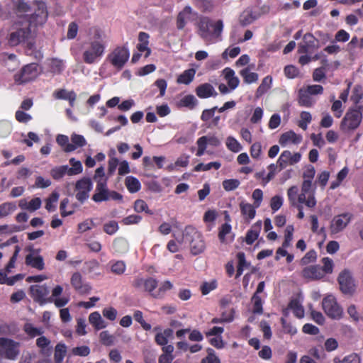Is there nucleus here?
<instances>
[{"label": "nucleus", "mask_w": 363, "mask_h": 363, "mask_svg": "<svg viewBox=\"0 0 363 363\" xmlns=\"http://www.w3.org/2000/svg\"><path fill=\"white\" fill-rule=\"evenodd\" d=\"M196 94L200 99H207L211 96L216 97L218 93L214 87L209 83H203L196 88Z\"/></svg>", "instance_id": "22"}, {"label": "nucleus", "mask_w": 363, "mask_h": 363, "mask_svg": "<svg viewBox=\"0 0 363 363\" xmlns=\"http://www.w3.org/2000/svg\"><path fill=\"white\" fill-rule=\"evenodd\" d=\"M173 288V284L168 280L162 282L158 290L152 294V296L155 298H162L164 297L166 291L171 290Z\"/></svg>", "instance_id": "41"}, {"label": "nucleus", "mask_w": 363, "mask_h": 363, "mask_svg": "<svg viewBox=\"0 0 363 363\" xmlns=\"http://www.w3.org/2000/svg\"><path fill=\"white\" fill-rule=\"evenodd\" d=\"M50 174L54 179L58 180L62 178L66 174H68L67 165H62L52 168Z\"/></svg>", "instance_id": "51"}, {"label": "nucleus", "mask_w": 363, "mask_h": 363, "mask_svg": "<svg viewBox=\"0 0 363 363\" xmlns=\"http://www.w3.org/2000/svg\"><path fill=\"white\" fill-rule=\"evenodd\" d=\"M21 247L19 245L15 246V250L13 253V255L10 258L9 262L6 265L5 268L4 269H1V271L5 272L6 274L11 273L12 272V269L15 267V264L17 260L18 256L19 255V252H21Z\"/></svg>", "instance_id": "40"}, {"label": "nucleus", "mask_w": 363, "mask_h": 363, "mask_svg": "<svg viewBox=\"0 0 363 363\" xmlns=\"http://www.w3.org/2000/svg\"><path fill=\"white\" fill-rule=\"evenodd\" d=\"M315 103L313 96L308 94L303 88L298 90V104L300 106L311 107Z\"/></svg>", "instance_id": "31"}, {"label": "nucleus", "mask_w": 363, "mask_h": 363, "mask_svg": "<svg viewBox=\"0 0 363 363\" xmlns=\"http://www.w3.org/2000/svg\"><path fill=\"white\" fill-rule=\"evenodd\" d=\"M29 292L33 301L40 306L53 301L52 297H48L50 290L45 285H32L29 288Z\"/></svg>", "instance_id": "10"}, {"label": "nucleus", "mask_w": 363, "mask_h": 363, "mask_svg": "<svg viewBox=\"0 0 363 363\" xmlns=\"http://www.w3.org/2000/svg\"><path fill=\"white\" fill-rule=\"evenodd\" d=\"M92 189V182L91 179L84 177L78 180L75 184V189L77 191L76 199L80 202L84 203L89 197V193Z\"/></svg>", "instance_id": "15"}, {"label": "nucleus", "mask_w": 363, "mask_h": 363, "mask_svg": "<svg viewBox=\"0 0 363 363\" xmlns=\"http://www.w3.org/2000/svg\"><path fill=\"white\" fill-rule=\"evenodd\" d=\"M223 23L221 20H218L212 25L208 26V33H209V40L213 38H218L222 33Z\"/></svg>", "instance_id": "34"}, {"label": "nucleus", "mask_w": 363, "mask_h": 363, "mask_svg": "<svg viewBox=\"0 0 363 363\" xmlns=\"http://www.w3.org/2000/svg\"><path fill=\"white\" fill-rule=\"evenodd\" d=\"M315 174V168L313 165H308L303 171V182H308V183H312L314 176Z\"/></svg>", "instance_id": "64"}, {"label": "nucleus", "mask_w": 363, "mask_h": 363, "mask_svg": "<svg viewBox=\"0 0 363 363\" xmlns=\"http://www.w3.org/2000/svg\"><path fill=\"white\" fill-rule=\"evenodd\" d=\"M189 241L191 252L194 255L202 253L205 248V242L201 235L190 227H186L183 235V238L179 242Z\"/></svg>", "instance_id": "3"}, {"label": "nucleus", "mask_w": 363, "mask_h": 363, "mask_svg": "<svg viewBox=\"0 0 363 363\" xmlns=\"http://www.w3.org/2000/svg\"><path fill=\"white\" fill-rule=\"evenodd\" d=\"M158 281L153 277L143 279L142 277H136L132 282V286L137 290L145 291L152 296L154 290L157 287Z\"/></svg>", "instance_id": "14"}, {"label": "nucleus", "mask_w": 363, "mask_h": 363, "mask_svg": "<svg viewBox=\"0 0 363 363\" xmlns=\"http://www.w3.org/2000/svg\"><path fill=\"white\" fill-rule=\"evenodd\" d=\"M220 167L221 164L218 162H211L208 164L199 163L194 167V170L195 172H206L210 170L212 168L217 170L220 169Z\"/></svg>", "instance_id": "50"}, {"label": "nucleus", "mask_w": 363, "mask_h": 363, "mask_svg": "<svg viewBox=\"0 0 363 363\" xmlns=\"http://www.w3.org/2000/svg\"><path fill=\"white\" fill-rule=\"evenodd\" d=\"M363 106L350 107L340 123V129L343 132L356 130L362 120Z\"/></svg>", "instance_id": "2"}, {"label": "nucleus", "mask_w": 363, "mask_h": 363, "mask_svg": "<svg viewBox=\"0 0 363 363\" xmlns=\"http://www.w3.org/2000/svg\"><path fill=\"white\" fill-rule=\"evenodd\" d=\"M353 215L346 212L335 216L330 223V231L331 234H337L343 231L351 222Z\"/></svg>", "instance_id": "9"}, {"label": "nucleus", "mask_w": 363, "mask_h": 363, "mask_svg": "<svg viewBox=\"0 0 363 363\" xmlns=\"http://www.w3.org/2000/svg\"><path fill=\"white\" fill-rule=\"evenodd\" d=\"M72 286L79 294H87L91 290V285L84 281L79 272H74L70 279Z\"/></svg>", "instance_id": "19"}, {"label": "nucleus", "mask_w": 363, "mask_h": 363, "mask_svg": "<svg viewBox=\"0 0 363 363\" xmlns=\"http://www.w3.org/2000/svg\"><path fill=\"white\" fill-rule=\"evenodd\" d=\"M89 321L96 330L104 329L107 326L106 322L102 319L101 314L98 311L90 313L89 315Z\"/></svg>", "instance_id": "29"}, {"label": "nucleus", "mask_w": 363, "mask_h": 363, "mask_svg": "<svg viewBox=\"0 0 363 363\" xmlns=\"http://www.w3.org/2000/svg\"><path fill=\"white\" fill-rule=\"evenodd\" d=\"M255 206L244 201L240 203V212L245 220L250 221L252 220L256 215Z\"/></svg>", "instance_id": "25"}, {"label": "nucleus", "mask_w": 363, "mask_h": 363, "mask_svg": "<svg viewBox=\"0 0 363 363\" xmlns=\"http://www.w3.org/2000/svg\"><path fill=\"white\" fill-rule=\"evenodd\" d=\"M71 141L72 143H70V145H68L67 148L70 152L74 151L78 147H82L86 145V141L84 137L76 133H73L71 135Z\"/></svg>", "instance_id": "32"}, {"label": "nucleus", "mask_w": 363, "mask_h": 363, "mask_svg": "<svg viewBox=\"0 0 363 363\" xmlns=\"http://www.w3.org/2000/svg\"><path fill=\"white\" fill-rule=\"evenodd\" d=\"M192 13V9L189 6H186L184 9L180 11L177 17V28L179 30H182L186 24V19L189 18V16Z\"/></svg>", "instance_id": "28"}, {"label": "nucleus", "mask_w": 363, "mask_h": 363, "mask_svg": "<svg viewBox=\"0 0 363 363\" xmlns=\"http://www.w3.org/2000/svg\"><path fill=\"white\" fill-rule=\"evenodd\" d=\"M217 281L216 280H212L210 282L204 281L200 286V290L202 295L206 296L211 291L216 289L217 288Z\"/></svg>", "instance_id": "56"}, {"label": "nucleus", "mask_w": 363, "mask_h": 363, "mask_svg": "<svg viewBox=\"0 0 363 363\" xmlns=\"http://www.w3.org/2000/svg\"><path fill=\"white\" fill-rule=\"evenodd\" d=\"M193 4L201 11H210L213 8V0H193Z\"/></svg>", "instance_id": "48"}, {"label": "nucleus", "mask_w": 363, "mask_h": 363, "mask_svg": "<svg viewBox=\"0 0 363 363\" xmlns=\"http://www.w3.org/2000/svg\"><path fill=\"white\" fill-rule=\"evenodd\" d=\"M67 353V347L65 344L58 343L55 346L54 359L55 363H62Z\"/></svg>", "instance_id": "45"}, {"label": "nucleus", "mask_w": 363, "mask_h": 363, "mask_svg": "<svg viewBox=\"0 0 363 363\" xmlns=\"http://www.w3.org/2000/svg\"><path fill=\"white\" fill-rule=\"evenodd\" d=\"M23 274H18L11 277H7V274L5 272L0 271V284L13 286L16 281L23 279Z\"/></svg>", "instance_id": "38"}, {"label": "nucleus", "mask_w": 363, "mask_h": 363, "mask_svg": "<svg viewBox=\"0 0 363 363\" xmlns=\"http://www.w3.org/2000/svg\"><path fill=\"white\" fill-rule=\"evenodd\" d=\"M196 145L198 146V149L196 155L201 157L204 154L207 145L218 147L220 145V141L215 135H204L198 138Z\"/></svg>", "instance_id": "18"}, {"label": "nucleus", "mask_w": 363, "mask_h": 363, "mask_svg": "<svg viewBox=\"0 0 363 363\" xmlns=\"http://www.w3.org/2000/svg\"><path fill=\"white\" fill-rule=\"evenodd\" d=\"M322 306L325 314L333 319H340L342 315V308L332 295H328L323 299Z\"/></svg>", "instance_id": "8"}, {"label": "nucleus", "mask_w": 363, "mask_h": 363, "mask_svg": "<svg viewBox=\"0 0 363 363\" xmlns=\"http://www.w3.org/2000/svg\"><path fill=\"white\" fill-rule=\"evenodd\" d=\"M240 74L242 77L244 82L247 84H252L258 80V74L255 72H250L248 67L240 70Z\"/></svg>", "instance_id": "44"}, {"label": "nucleus", "mask_w": 363, "mask_h": 363, "mask_svg": "<svg viewBox=\"0 0 363 363\" xmlns=\"http://www.w3.org/2000/svg\"><path fill=\"white\" fill-rule=\"evenodd\" d=\"M38 76V65L31 63L25 65L19 72L14 75V80L18 84H24L33 80Z\"/></svg>", "instance_id": "11"}, {"label": "nucleus", "mask_w": 363, "mask_h": 363, "mask_svg": "<svg viewBox=\"0 0 363 363\" xmlns=\"http://www.w3.org/2000/svg\"><path fill=\"white\" fill-rule=\"evenodd\" d=\"M295 315V298H291L287 307L282 310V316L281 318V323L282 330L284 333L293 334V327L291 325V318L290 314Z\"/></svg>", "instance_id": "12"}, {"label": "nucleus", "mask_w": 363, "mask_h": 363, "mask_svg": "<svg viewBox=\"0 0 363 363\" xmlns=\"http://www.w3.org/2000/svg\"><path fill=\"white\" fill-rule=\"evenodd\" d=\"M303 275L304 277L311 279H320L325 277L320 265H312L306 267L303 270Z\"/></svg>", "instance_id": "24"}, {"label": "nucleus", "mask_w": 363, "mask_h": 363, "mask_svg": "<svg viewBox=\"0 0 363 363\" xmlns=\"http://www.w3.org/2000/svg\"><path fill=\"white\" fill-rule=\"evenodd\" d=\"M227 147L233 152H238L241 150L242 146L233 137L229 136L226 140Z\"/></svg>", "instance_id": "60"}, {"label": "nucleus", "mask_w": 363, "mask_h": 363, "mask_svg": "<svg viewBox=\"0 0 363 363\" xmlns=\"http://www.w3.org/2000/svg\"><path fill=\"white\" fill-rule=\"evenodd\" d=\"M272 84V77L269 75L265 77L260 85L257 89L255 96L256 98L261 97L263 94H264L270 88Z\"/></svg>", "instance_id": "35"}, {"label": "nucleus", "mask_w": 363, "mask_h": 363, "mask_svg": "<svg viewBox=\"0 0 363 363\" xmlns=\"http://www.w3.org/2000/svg\"><path fill=\"white\" fill-rule=\"evenodd\" d=\"M315 185L313 183L303 182L301 193L298 196V201L300 204H304L309 208H313L316 205V200L314 196Z\"/></svg>", "instance_id": "7"}, {"label": "nucleus", "mask_w": 363, "mask_h": 363, "mask_svg": "<svg viewBox=\"0 0 363 363\" xmlns=\"http://www.w3.org/2000/svg\"><path fill=\"white\" fill-rule=\"evenodd\" d=\"M16 210L15 202H4L0 205V218H4Z\"/></svg>", "instance_id": "43"}, {"label": "nucleus", "mask_w": 363, "mask_h": 363, "mask_svg": "<svg viewBox=\"0 0 363 363\" xmlns=\"http://www.w3.org/2000/svg\"><path fill=\"white\" fill-rule=\"evenodd\" d=\"M180 104L184 107L193 109L197 104V100L194 95L189 94L181 99Z\"/></svg>", "instance_id": "54"}, {"label": "nucleus", "mask_w": 363, "mask_h": 363, "mask_svg": "<svg viewBox=\"0 0 363 363\" xmlns=\"http://www.w3.org/2000/svg\"><path fill=\"white\" fill-rule=\"evenodd\" d=\"M23 331L30 338H34L37 336H40L44 333L43 328L35 327L32 323H26L23 325Z\"/></svg>", "instance_id": "36"}, {"label": "nucleus", "mask_w": 363, "mask_h": 363, "mask_svg": "<svg viewBox=\"0 0 363 363\" xmlns=\"http://www.w3.org/2000/svg\"><path fill=\"white\" fill-rule=\"evenodd\" d=\"M105 48L104 40L90 41L89 47L83 52V61L89 65L95 63L104 55Z\"/></svg>", "instance_id": "4"}, {"label": "nucleus", "mask_w": 363, "mask_h": 363, "mask_svg": "<svg viewBox=\"0 0 363 363\" xmlns=\"http://www.w3.org/2000/svg\"><path fill=\"white\" fill-rule=\"evenodd\" d=\"M317 44V39L311 33H306L303 35V41L299 44L298 52L299 53L311 52L318 47Z\"/></svg>", "instance_id": "20"}, {"label": "nucleus", "mask_w": 363, "mask_h": 363, "mask_svg": "<svg viewBox=\"0 0 363 363\" xmlns=\"http://www.w3.org/2000/svg\"><path fill=\"white\" fill-rule=\"evenodd\" d=\"M27 250L30 251V253L26 256L25 264L27 266L40 271L44 269L45 262L43 257L38 255L40 252V249L35 250L33 247H27Z\"/></svg>", "instance_id": "16"}, {"label": "nucleus", "mask_w": 363, "mask_h": 363, "mask_svg": "<svg viewBox=\"0 0 363 363\" xmlns=\"http://www.w3.org/2000/svg\"><path fill=\"white\" fill-rule=\"evenodd\" d=\"M109 191L107 189L106 179H99L97 181L96 192L92 196V199L96 202H102L108 200Z\"/></svg>", "instance_id": "21"}, {"label": "nucleus", "mask_w": 363, "mask_h": 363, "mask_svg": "<svg viewBox=\"0 0 363 363\" xmlns=\"http://www.w3.org/2000/svg\"><path fill=\"white\" fill-rule=\"evenodd\" d=\"M12 9L17 16V20H24L25 16H30L28 14L32 11L30 2L27 0H11Z\"/></svg>", "instance_id": "17"}, {"label": "nucleus", "mask_w": 363, "mask_h": 363, "mask_svg": "<svg viewBox=\"0 0 363 363\" xmlns=\"http://www.w3.org/2000/svg\"><path fill=\"white\" fill-rule=\"evenodd\" d=\"M133 318L135 321L139 323L143 328V330L148 331L150 330L152 328V326L150 323H147L145 321L143 318V314L141 311L137 310L133 313Z\"/></svg>", "instance_id": "55"}, {"label": "nucleus", "mask_w": 363, "mask_h": 363, "mask_svg": "<svg viewBox=\"0 0 363 363\" xmlns=\"http://www.w3.org/2000/svg\"><path fill=\"white\" fill-rule=\"evenodd\" d=\"M240 184V181L237 179H225L223 182V187L227 191H233L239 186Z\"/></svg>", "instance_id": "63"}, {"label": "nucleus", "mask_w": 363, "mask_h": 363, "mask_svg": "<svg viewBox=\"0 0 363 363\" xmlns=\"http://www.w3.org/2000/svg\"><path fill=\"white\" fill-rule=\"evenodd\" d=\"M262 227V221H257L252 228L247 230L245 236V242L251 245L258 238Z\"/></svg>", "instance_id": "26"}, {"label": "nucleus", "mask_w": 363, "mask_h": 363, "mask_svg": "<svg viewBox=\"0 0 363 363\" xmlns=\"http://www.w3.org/2000/svg\"><path fill=\"white\" fill-rule=\"evenodd\" d=\"M69 162L71 164L72 167H69L67 166L68 175H77L82 172L83 167L82 162L80 161L76 160L75 158L72 157L69 159Z\"/></svg>", "instance_id": "42"}, {"label": "nucleus", "mask_w": 363, "mask_h": 363, "mask_svg": "<svg viewBox=\"0 0 363 363\" xmlns=\"http://www.w3.org/2000/svg\"><path fill=\"white\" fill-rule=\"evenodd\" d=\"M59 194L57 192H52L51 195L46 199L45 208L49 211H54L55 210V203L57 201Z\"/></svg>", "instance_id": "62"}, {"label": "nucleus", "mask_w": 363, "mask_h": 363, "mask_svg": "<svg viewBox=\"0 0 363 363\" xmlns=\"http://www.w3.org/2000/svg\"><path fill=\"white\" fill-rule=\"evenodd\" d=\"M125 184L130 193H136L141 188L139 180L133 176H128L125 178Z\"/></svg>", "instance_id": "37"}, {"label": "nucleus", "mask_w": 363, "mask_h": 363, "mask_svg": "<svg viewBox=\"0 0 363 363\" xmlns=\"http://www.w3.org/2000/svg\"><path fill=\"white\" fill-rule=\"evenodd\" d=\"M196 74L194 69H189L184 71L177 78L179 84H189L194 79Z\"/></svg>", "instance_id": "39"}, {"label": "nucleus", "mask_w": 363, "mask_h": 363, "mask_svg": "<svg viewBox=\"0 0 363 363\" xmlns=\"http://www.w3.org/2000/svg\"><path fill=\"white\" fill-rule=\"evenodd\" d=\"M134 210L138 213L145 212L149 215L153 214V212L149 209L147 203L142 199H137L134 202Z\"/></svg>", "instance_id": "53"}, {"label": "nucleus", "mask_w": 363, "mask_h": 363, "mask_svg": "<svg viewBox=\"0 0 363 363\" xmlns=\"http://www.w3.org/2000/svg\"><path fill=\"white\" fill-rule=\"evenodd\" d=\"M53 96L56 99L67 100L71 107L74 106L77 99V94L74 91H67L65 89H60L53 93Z\"/></svg>", "instance_id": "23"}, {"label": "nucleus", "mask_w": 363, "mask_h": 363, "mask_svg": "<svg viewBox=\"0 0 363 363\" xmlns=\"http://www.w3.org/2000/svg\"><path fill=\"white\" fill-rule=\"evenodd\" d=\"M301 119L298 123V125L303 130H306L308 124L311 121V115L308 111H303L300 115Z\"/></svg>", "instance_id": "61"}, {"label": "nucleus", "mask_w": 363, "mask_h": 363, "mask_svg": "<svg viewBox=\"0 0 363 363\" xmlns=\"http://www.w3.org/2000/svg\"><path fill=\"white\" fill-rule=\"evenodd\" d=\"M91 350L86 345H82L73 347L71 350V354L79 357H87L90 354Z\"/></svg>", "instance_id": "57"}, {"label": "nucleus", "mask_w": 363, "mask_h": 363, "mask_svg": "<svg viewBox=\"0 0 363 363\" xmlns=\"http://www.w3.org/2000/svg\"><path fill=\"white\" fill-rule=\"evenodd\" d=\"M130 57L128 49L125 46L116 47L107 57L111 64L118 69H121Z\"/></svg>", "instance_id": "6"}, {"label": "nucleus", "mask_w": 363, "mask_h": 363, "mask_svg": "<svg viewBox=\"0 0 363 363\" xmlns=\"http://www.w3.org/2000/svg\"><path fill=\"white\" fill-rule=\"evenodd\" d=\"M295 163V155H292L289 150L284 151L279 156L277 160V164L279 169L281 170L289 165H292Z\"/></svg>", "instance_id": "27"}, {"label": "nucleus", "mask_w": 363, "mask_h": 363, "mask_svg": "<svg viewBox=\"0 0 363 363\" xmlns=\"http://www.w3.org/2000/svg\"><path fill=\"white\" fill-rule=\"evenodd\" d=\"M363 97L362 87L359 84L354 86L352 93L350 97L351 101L354 104V106H359V104Z\"/></svg>", "instance_id": "49"}, {"label": "nucleus", "mask_w": 363, "mask_h": 363, "mask_svg": "<svg viewBox=\"0 0 363 363\" xmlns=\"http://www.w3.org/2000/svg\"><path fill=\"white\" fill-rule=\"evenodd\" d=\"M34 11L24 20H16L9 34V42L16 46L28 40L31 36V26H43L48 20V12L46 4L43 0H33Z\"/></svg>", "instance_id": "1"}, {"label": "nucleus", "mask_w": 363, "mask_h": 363, "mask_svg": "<svg viewBox=\"0 0 363 363\" xmlns=\"http://www.w3.org/2000/svg\"><path fill=\"white\" fill-rule=\"evenodd\" d=\"M207 356L203 358L200 363H220L219 358L216 355L215 351L208 347L206 349Z\"/></svg>", "instance_id": "58"}, {"label": "nucleus", "mask_w": 363, "mask_h": 363, "mask_svg": "<svg viewBox=\"0 0 363 363\" xmlns=\"http://www.w3.org/2000/svg\"><path fill=\"white\" fill-rule=\"evenodd\" d=\"M279 143L282 147L295 144V132L290 130L283 133L279 138Z\"/></svg>", "instance_id": "46"}, {"label": "nucleus", "mask_w": 363, "mask_h": 363, "mask_svg": "<svg viewBox=\"0 0 363 363\" xmlns=\"http://www.w3.org/2000/svg\"><path fill=\"white\" fill-rule=\"evenodd\" d=\"M50 69L54 74H61L65 69L63 61L58 59H52L50 63Z\"/></svg>", "instance_id": "59"}, {"label": "nucleus", "mask_w": 363, "mask_h": 363, "mask_svg": "<svg viewBox=\"0 0 363 363\" xmlns=\"http://www.w3.org/2000/svg\"><path fill=\"white\" fill-rule=\"evenodd\" d=\"M174 331L171 328H167L163 332L158 333L155 335V341L160 346H164L168 343V339L172 337Z\"/></svg>", "instance_id": "33"}, {"label": "nucleus", "mask_w": 363, "mask_h": 363, "mask_svg": "<svg viewBox=\"0 0 363 363\" xmlns=\"http://www.w3.org/2000/svg\"><path fill=\"white\" fill-rule=\"evenodd\" d=\"M341 291L345 294H352L355 290V284L349 270L345 269L337 278Z\"/></svg>", "instance_id": "13"}, {"label": "nucleus", "mask_w": 363, "mask_h": 363, "mask_svg": "<svg viewBox=\"0 0 363 363\" xmlns=\"http://www.w3.org/2000/svg\"><path fill=\"white\" fill-rule=\"evenodd\" d=\"M256 19V16L249 10L244 11L240 16L239 22L241 26H246L251 24Z\"/></svg>", "instance_id": "47"}, {"label": "nucleus", "mask_w": 363, "mask_h": 363, "mask_svg": "<svg viewBox=\"0 0 363 363\" xmlns=\"http://www.w3.org/2000/svg\"><path fill=\"white\" fill-rule=\"evenodd\" d=\"M214 23L208 18H201L198 23L199 34L206 40H209V33H208V26H212Z\"/></svg>", "instance_id": "30"}, {"label": "nucleus", "mask_w": 363, "mask_h": 363, "mask_svg": "<svg viewBox=\"0 0 363 363\" xmlns=\"http://www.w3.org/2000/svg\"><path fill=\"white\" fill-rule=\"evenodd\" d=\"M20 342L11 338L0 337V356L3 358L15 360L20 354Z\"/></svg>", "instance_id": "5"}, {"label": "nucleus", "mask_w": 363, "mask_h": 363, "mask_svg": "<svg viewBox=\"0 0 363 363\" xmlns=\"http://www.w3.org/2000/svg\"><path fill=\"white\" fill-rule=\"evenodd\" d=\"M252 312L255 314H262L263 312L262 301L259 295L253 294L252 297Z\"/></svg>", "instance_id": "52"}]
</instances>
